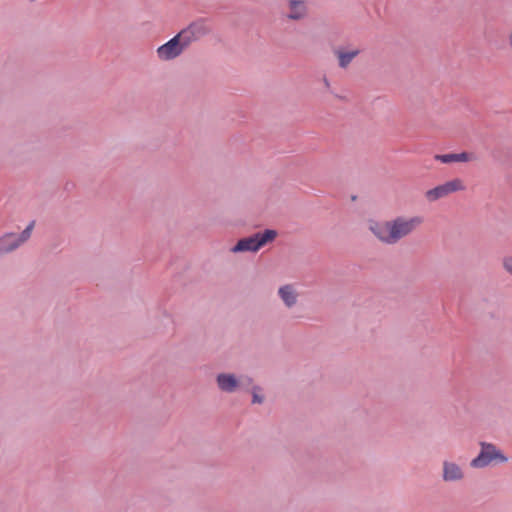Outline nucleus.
<instances>
[{"label": "nucleus", "instance_id": "ddd939ff", "mask_svg": "<svg viewBox=\"0 0 512 512\" xmlns=\"http://www.w3.org/2000/svg\"><path fill=\"white\" fill-rule=\"evenodd\" d=\"M359 53V49H352L348 51L337 50L335 52L338 58L339 66L342 68H346Z\"/></svg>", "mask_w": 512, "mask_h": 512}, {"label": "nucleus", "instance_id": "1a4fd4ad", "mask_svg": "<svg viewBox=\"0 0 512 512\" xmlns=\"http://www.w3.org/2000/svg\"><path fill=\"white\" fill-rule=\"evenodd\" d=\"M287 6V17L291 20H300L307 15V5L304 0H289Z\"/></svg>", "mask_w": 512, "mask_h": 512}, {"label": "nucleus", "instance_id": "7ed1b4c3", "mask_svg": "<svg viewBox=\"0 0 512 512\" xmlns=\"http://www.w3.org/2000/svg\"><path fill=\"white\" fill-rule=\"evenodd\" d=\"M480 446L481 451L479 455L470 462L471 467L483 468L494 462L504 463L507 461V457L494 444L481 442Z\"/></svg>", "mask_w": 512, "mask_h": 512}, {"label": "nucleus", "instance_id": "2eb2a0df", "mask_svg": "<svg viewBox=\"0 0 512 512\" xmlns=\"http://www.w3.org/2000/svg\"><path fill=\"white\" fill-rule=\"evenodd\" d=\"M253 402L254 403H261L262 402V398H260L256 392L253 393Z\"/></svg>", "mask_w": 512, "mask_h": 512}, {"label": "nucleus", "instance_id": "423d86ee", "mask_svg": "<svg viewBox=\"0 0 512 512\" xmlns=\"http://www.w3.org/2000/svg\"><path fill=\"white\" fill-rule=\"evenodd\" d=\"M209 32L208 27L202 20L191 23L182 29L177 35L183 44L188 47L192 42L199 40Z\"/></svg>", "mask_w": 512, "mask_h": 512}, {"label": "nucleus", "instance_id": "20e7f679", "mask_svg": "<svg viewBox=\"0 0 512 512\" xmlns=\"http://www.w3.org/2000/svg\"><path fill=\"white\" fill-rule=\"evenodd\" d=\"M465 189L466 186L464 184V181L460 178H454L432 189L427 190L425 192V198L428 202H435L453 193L464 191Z\"/></svg>", "mask_w": 512, "mask_h": 512}, {"label": "nucleus", "instance_id": "39448f33", "mask_svg": "<svg viewBox=\"0 0 512 512\" xmlns=\"http://www.w3.org/2000/svg\"><path fill=\"white\" fill-rule=\"evenodd\" d=\"M33 228L34 222H31L21 233V235L18 236L16 234L10 233L0 238V254L13 251L14 249L18 248L22 243L27 241L31 236Z\"/></svg>", "mask_w": 512, "mask_h": 512}, {"label": "nucleus", "instance_id": "0eeeda50", "mask_svg": "<svg viewBox=\"0 0 512 512\" xmlns=\"http://www.w3.org/2000/svg\"><path fill=\"white\" fill-rule=\"evenodd\" d=\"M186 48L178 35L161 45L157 49V56L161 60H171L178 57Z\"/></svg>", "mask_w": 512, "mask_h": 512}, {"label": "nucleus", "instance_id": "f257e3e1", "mask_svg": "<svg viewBox=\"0 0 512 512\" xmlns=\"http://www.w3.org/2000/svg\"><path fill=\"white\" fill-rule=\"evenodd\" d=\"M423 223L424 217L421 215H401L391 220L370 219L367 228L381 243L395 245L417 231Z\"/></svg>", "mask_w": 512, "mask_h": 512}, {"label": "nucleus", "instance_id": "4468645a", "mask_svg": "<svg viewBox=\"0 0 512 512\" xmlns=\"http://www.w3.org/2000/svg\"><path fill=\"white\" fill-rule=\"evenodd\" d=\"M503 266L505 270L512 275V256L503 259Z\"/></svg>", "mask_w": 512, "mask_h": 512}, {"label": "nucleus", "instance_id": "f3484780", "mask_svg": "<svg viewBox=\"0 0 512 512\" xmlns=\"http://www.w3.org/2000/svg\"><path fill=\"white\" fill-rule=\"evenodd\" d=\"M324 83L326 87H329V81L326 78L324 79Z\"/></svg>", "mask_w": 512, "mask_h": 512}, {"label": "nucleus", "instance_id": "9b49d317", "mask_svg": "<svg viewBox=\"0 0 512 512\" xmlns=\"http://www.w3.org/2000/svg\"><path fill=\"white\" fill-rule=\"evenodd\" d=\"M217 384L222 391L233 392L238 386V381L232 374H219Z\"/></svg>", "mask_w": 512, "mask_h": 512}, {"label": "nucleus", "instance_id": "dca6fc26", "mask_svg": "<svg viewBox=\"0 0 512 512\" xmlns=\"http://www.w3.org/2000/svg\"><path fill=\"white\" fill-rule=\"evenodd\" d=\"M508 43H509L510 48L512 49V30L510 31V33L508 35Z\"/></svg>", "mask_w": 512, "mask_h": 512}, {"label": "nucleus", "instance_id": "9d476101", "mask_svg": "<svg viewBox=\"0 0 512 512\" xmlns=\"http://www.w3.org/2000/svg\"><path fill=\"white\" fill-rule=\"evenodd\" d=\"M279 297L287 307H292L297 302L298 293L291 284L281 286L278 290Z\"/></svg>", "mask_w": 512, "mask_h": 512}, {"label": "nucleus", "instance_id": "6e6552de", "mask_svg": "<svg viewBox=\"0 0 512 512\" xmlns=\"http://www.w3.org/2000/svg\"><path fill=\"white\" fill-rule=\"evenodd\" d=\"M442 478L445 482H457L464 478V471L461 466L453 461L443 462Z\"/></svg>", "mask_w": 512, "mask_h": 512}, {"label": "nucleus", "instance_id": "f03ea898", "mask_svg": "<svg viewBox=\"0 0 512 512\" xmlns=\"http://www.w3.org/2000/svg\"><path fill=\"white\" fill-rule=\"evenodd\" d=\"M277 236L275 230L267 229L264 232H258L250 237L240 239L231 249L232 252H256L269 242H272Z\"/></svg>", "mask_w": 512, "mask_h": 512}, {"label": "nucleus", "instance_id": "f8f14e48", "mask_svg": "<svg viewBox=\"0 0 512 512\" xmlns=\"http://www.w3.org/2000/svg\"><path fill=\"white\" fill-rule=\"evenodd\" d=\"M435 159L442 163H452V162H468L473 159L472 155L466 152L463 153H450L444 155H436Z\"/></svg>", "mask_w": 512, "mask_h": 512}]
</instances>
